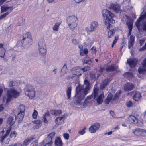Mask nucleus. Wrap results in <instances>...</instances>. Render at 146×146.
I'll use <instances>...</instances> for the list:
<instances>
[{
    "instance_id": "1",
    "label": "nucleus",
    "mask_w": 146,
    "mask_h": 146,
    "mask_svg": "<svg viewBox=\"0 0 146 146\" xmlns=\"http://www.w3.org/2000/svg\"><path fill=\"white\" fill-rule=\"evenodd\" d=\"M84 84L86 85V86L84 89H82V86L80 84H78L76 88V92L74 98V102L77 105L81 104V102L90 89V84L87 80H84Z\"/></svg>"
},
{
    "instance_id": "2",
    "label": "nucleus",
    "mask_w": 146,
    "mask_h": 146,
    "mask_svg": "<svg viewBox=\"0 0 146 146\" xmlns=\"http://www.w3.org/2000/svg\"><path fill=\"white\" fill-rule=\"evenodd\" d=\"M102 15L103 19L104 20V23L108 29L110 27V23H114L115 20L113 19V14L109 10L105 9L102 10Z\"/></svg>"
},
{
    "instance_id": "3",
    "label": "nucleus",
    "mask_w": 146,
    "mask_h": 146,
    "mask_svg": "<svg viewBox=\"0 0 146 146\" xmlns=\"http://www.w3.org/2000/svg\"><path fill=\"white\" fill-rule=\"evenodd\" d=\"M66 22L70 29L73 31L77 26L78 19L74 15H72L67 18Z\"/></svg>"
},
{
    "instance_id": "4",
    "label": "nucleus",
    "mask_w": 146,
    "mask_h": 146,
    "mask_svg": "<svg viewBox=\"0 0 146 146\" xmlns=\"http://www.w3.org/2000/svg\"><path fill=\"white\" fill-rule=\"evenodd\" d=\"M20 94L19 92L17 91L14 88H11L8 90L7 92V98L6 99V103L9 102L13 99V98H16L19 96ZM6 98H4L3 100L5 101Z\"/></svg>"
},
{
    "instance_id": "5",
    "label": "nucleus",
    "mask_w": 146,
    "mask_h": 146,
    "mask_svg": "<svg viewBox=\"0 0 146 146\" xmlns=\"http://www.w3.org/2000/svg\"><path fill=\"white\" fill-rule=\"evenodd\" d=\"M35 89L34 86L29 84H27L24 88L25 95L28 96L31 99L33 98L35 94Z\"/></svg>"
},
{
    "instance_id": "6",
    "label": "nucleus",
    "mask_w": 146,
    "mask_h": 146,
    "mask_svg": "<svg viewBox=\"0 0 146 146\" xmlns=\"http://www.w3.org/2000/svg\"><path fill=\"white\" fill-rule=\"evenodd\" d=\"M38 45L39 54L42 56L44 57L46 53V47L44 39L41 38L39 40Z\"/></svg>"
},
{
    "instance_id": "7",
    "label": "nucleus",
    "mask_w": 146,
    "mask_h": 146,
    "mask_svg": "<svg viewBox=\"0 0 146 146\" xmlns=\"http://www.w3.org/2000/svg\"><path fill=\"white\" fill-rule=\"evenodd\" d=\"M23 40H25L27 41H28L27 45L24 46L25 48H27L31 44L32 37L31 33L28 32H25L23 35Z\"/></svg>"
},
{
    "instance_id": "8",
    "label": "nucleus",
    "mask_w": 146,
    "mask_h": 146,
    "mask_svg": "<svg viewBox=\"0 0 146 146\" xmlns=\"http://www.w3.org/2000/svg\"><path fill=\"white\" fill-rule=\"evenodd\" d=\"M109 9L117 13H121L122 11L120 6L117 3H112L110 4L109 7Z\"/></svg>"
},
{
    "instance_id": "9",
    "label": "nucleus",
    "mask_w": 146,
    "mask_h": 146,
    "mask_svg": "<svg viewBox=\"0 0 146 146\" xmlns=\"http://www.w3.org/2000/svg\"><path fill=\"white\" fill-rule=\"evenodd\" d=\"M72 73L74 76L78 77L83 73V71L81 68L78 66L74 67L71 69Z\"/></svg>"
},
{
    "instance_id": "10",
    "label": "nucleus",
    "mask_w": 146,
    "mask_h": 146,
    "mask_svg": "<svg viewBox=\"0 0 146 146\" xmlns=\"http://www.w3.org/2000/svg\"><path fill=\"white\" fill-rule=\"evenodd\" d=\"M55 135V132H51L49 134L46 135V139L48 140V142L44 146H51L52 142V139L54 138Z\"/></svg>"
},
{
    "instance_id": "11",
    "label": "nucleus",
    "mask_w": 146,
    "mask_h": 146,
    "mask_svg": "<svg viewBox=\"0 0 146 146\" xmlns=\"http://www.w3.org/2000/svg\"><path fill=\"white\" fill-rule=\"evenodd\" d=\"M133 133L136 135L146 136V131L144 129L137 128L133 131Z\"/></svg>"
},
{
    "instance_id": "12",
    "label": "nucleus",
    "mask_w": 146,
    "mask_h": 146,
    "mask_svg": "<svg viewBox=\"0 0 146 146\" xmlns=\"http://www.w3.org/2000/svg\"><path fill=\"white\" fill-rule=\"evenodd\" d=\"M100 127V125L99 123H96L94 124L90 127L89 131L91 133H94L99 129Z\"/></svg>"
},
{
    "instance_id": "13",
    "label": "nucleus",
    "mask_w": 146,
    "mask_h": 146,
    "mask_svg": "<svg viewBox=\"0 0 146 146\" xmlns=\"http://www.w3.org/2000/svg\"><path fill=\"white\" fill-rule=\"evenodd\" d=\"M138 61V59L137 58H135L133 59H128L127 62L131 68H133L136 66Z\"/></svg>"
},
{
    "instance_id": "14",
    "label": "nucleus",
    "mask_w": 146,
    "mask_h": 146,
    "mask_svg": "<svg viewBox=\"0 0 146 146\" xmlns=\"http://www.w3.org/2000/svg\"><path fill=\"white\" fill-rule=\"evenodd\" d=\"M16 119V116L14 115H12L8 118L7 123L11 127L15 123Z\"/></svg>"
},
{
    "instance_id": "15",
    "label": "nucleus",
    "mask_w": 146,
    "mask_h": 146,
    "mask_svg": "<svg viewBox=\"0 0 146 146\" xmlns=\"http://www.w3.org/2000/svg\"><path fill=\"white\" fill-rule=\"evenodd\" d=\"M93 96L92 95L87 96L86 98V99H85V101L83 103V102H82V101H83V100L81 102L82 104L81 105H82V104H83V106L84 107H86L88 104V103L91 102L92 99L93 98ZM80 105H79V106Z\"/></svg>"
},
{
    "instance_id": "16",
    "label": "nucleus",
    "mask_w": 146,
    "mask_h": 146,
    "mask_svg": "<svg viewBox=\"0 0 146 146\" xmlns=\"http://www.w3.org/2000/svg\"><path fill=\"white\" fill-rule=\"evenodd\" d=\"M135 38V37L134 36L132 35L130 36L128 42L129 48L130 49L131 47H133V46Z\"/></svg>"
},
{
    "instance_id": "17",
    "label": "nucleus",
    "mask_w": 146,
    "mask_h": 146,
    "mask_svg": "<svg viewBox=\"0 0 146 146\" xmlns=\"http://www.w3.org/2000/svg\"><path fill=\"white\" fill-rule=\"evenodd\" d=\"M64 116L62 115L60 117H57L55 120V122L57 126L61 125L64 121Z\"/></svg>"
},
{
    "instance_id": "18",
    "label": "nucleus",
    "mask_w": 146,
    "mask_h": 146,
    "mask_svg": "<svg viewBox=\"0 0 146 146\" xmlns=\"http://www.w3.org/2000/svg\"><path fill=\"white\" fill-rule=\"evenodd\" d=\"M13 7H7L6 6H2L1 7V13H3L5 12L10 13L12 11Z\"/></svg>"
},
{
    "instance_id": "19",
    "label": "nucleus",
    "mask_w": 146,
    "mask_h": 146,
    "mask_svg": "<svg viewBox=\"0 0 146 146\" xmlns=\"http://www.w3.org/2000/svg\"><path fill=\"white\" fill-rule=\"evenodd\" d=\"M134 86L133 84L130 83H127L125 85L124 89L125 91H129L132 90Z\"/></svg>"
},
{
    "instance_id": "20",
    "label": "nucleus",
    "mask_w": 146,
    "mask_h": 146,
    "mask_svg": "<svg viewBox=\"0 0 146 146\" xmlns=\"http://www.w3.org/2000/svg\"><path fill=\"white\" fill-rule=\"evenodd\" d=\"M104 97V93L102 94L98 95L96 99V100L98 104L99 105L101 104L103 101V99Z\"/></svg>"
},
{
    "instance_id": "21",
    "label": "nucleus",
    "mask_w": 146,
    "mask_h": 146,
    "mask_svg": "<svg viewBox=\"0 0 146 146\" xmlns=\"http://www.w3.org/2000/svg\"><path fill=\"white\" fill-rule=\"evenodd\" d=\"M110 82V80L109 79H105L101 83L100 88L102 89L104 88Z\"/></svg>"
},
{
    "instance_id": "22",
    "label": "nucleus",
    "mask_w": 146,
    "mask_h": 146,
    "mask_svg": "<svg viewBox=\"0 0 146 146\" xmlns=\"http://www.w3.org/2000/svg\"><path fill=\"white\" fill-rule=\"evenodd\" d=\"M128 119L130 122L134 124H137L138 122L137 119L133 115H130Z\"/></svg>"
},
{
    "instance_id": "23",
    "label": "nucleus",
    "mask_w": 146,
    "mask_h": 146,
    "mask_svg": "<svg viewBox=\"0 0 146 146\" xmlns=\"http://www.w3.org/2000/svg\"><path fill=\"white\" fill-rule=\"evenodd\" d=\"M50 116V114L49 112L47 111L43 115V116L42 117V119L43 121L46 123H48V121L47 119V118L48 117H49Z\"/></svg>"
},
{
    "instance_id": "24",
    "label": "nucleus",
    "mask_w": 146,
    "mask_h": 146,
    "mask_svg": "<svg viewBox=\"0 0 146 146\" xmlns=\"http://www.w3.org/2000/svg\"><path fill=\"white\" fill-rule=\"evenodd\" d=\"M98 25V23L96 21H93L91 23L90 25V27L91 29L92 30L93 32L94 31Z\"/></svg>"
},
{
    "instance_id": "25",
    "label": "nucleus",
    "mask_w": 146,
    "mask_h": 146,
    "mask_svg": "<svg viewBox=\"0 0 146 146\" xmlns=\"http://www.w3.org/2000/svg\"><path fill=\"white\" fill-rule=\"evenodd\" d=\"M117 67L114 65L108 66L106 68L107 72H112L117 69Z\"/></svg>"
},
{
    "instance_id": "26",
    "label": "nucleus",
    "mask_w": 146,
    "mask_h": 146,
    "mask_svg": "<svg viewBox=\"0 0 146 146\" xmlns=\"http://www.w3.org/2000/svg\"><path fill=\"white\" fill-rule=\"evenodd\" d=\"M113 95L111 93H110L107 98L105 99L104 102L106 104H108L113 99Z\"/></svg>"
},
{
    "instance_id": "27",
    "label": "nucleus",
    "mask_w": 146,
    "mask_h": 146,
    "mask_svg": "<svg viewBox=\"0 0 146 146\" xmlns=\"http://www.w3.org/2000/svg\"><path fill=\"white\" fill-rule=\"evenodd\" d=\"M61 21L56 23L52 27V29L54 31H57L58 30L60 25L62 23Z\"/></svg>"
},
{
    "instance_id": "28",
    "label": "nucleus",
    "mask_w": 146,
    "mask_h": 146,
    "mask_svg": "<svg viewBox=\"0 0 146 146\" xmlns=\"http://www.w3.org/2000/svg\"><path fill=\"white\" fill-rule=\"evenodd\" d=\"M141 97L140 93L138 92H136L133 98L135 100L137 101L139 100Z\"/></svg>"
},
{
    "instance_id": "29",
    "label": "nucleus",
    "mask_w": 146,
    "mask_h": 146,
    "mask_svg": "<svg viewBox=\"0 0 146 146\" xmlns=\"http://www.w3.org/2000/svg\"><path fill=\"white\" fill-rule=\"evenodd\" d=\"M68 71V69L67 68V65L65 64L64 65L61 70L62 75H64L66 74Z\"/></svg>"
},
{
    "instance_id": "30",
    "label": "nucleus",
    "mask_w": 146,
    "mask_h": 146,
    "mask_svg": "<svg viewBox=\"0 0 146 146\" xmlns=\"http://www.w3.org/2000/svg\"><path fill=\"white\" fill-rule=\"evenodd\" d=\"M11 131V129H8L6 132V134L4 135L1 137H0V141L1 142H3L4 140L9 135V134L10 132Z\"/></svg>"
},
{
    "instance_id": "31",
    "label": "nucleus",
    "mask_w": 146,
    "mask_h": 146,
    "mask_svg": "<svg viewBox=\"0 0 146 146\" xmlns=\"http://www.w3.org/2000/svg\"><path fill=\"white\" fill-rule=\"evenodd\" d=\"M11 131V129H8L6 132V134L4 135L1 137H0V141L1 142H3L4 140L9 135V134L10 132Z\"/></svg>"
},
{
    "instance_id": "32",
    "label": "nucleus",
    "mask_w": 146,
    "mask_h": 146,
    "mask_svg": "<svg viewBox=\"0 0 146 146\" xmlns=\"http://www.w3.org/2000/svg\"><path fill=\"white\" fill-rule=\"evenodd\" d=\"M11 131V129H8L6 132V134L4 135L1 137H0V141L1 142H3L4 140L9 135V134L10 132Z\"/></svg>"
},
{
    "instance_id": "33",
    "label": "nucleus",
    "mask_w": 146,
    "mask_h": 146,
    "mask_svg": "<svg viewBox=\"0 0 146 146\" xmlns=\"http://www.w3.org/2000/svg\"><path fill=\"white\" fill-rule=\"evenodd\" d=\"M24 115V113H21L19 112L18 114L16 119L19 121H22L23 119Z\"/></svg>"
},
{
    "instance_id": "34",
    "label": "nucleus",
    "mask_w": 146,
    "mask_h": 146,
    "mask_svg": "<svg viewBox=\"0 0 146 146\" xmlns=\"http://www.w3.org/2000/svg\"><path fill=\"white\" fill-rule=\"evenodd\" d=\"M138 71L140 74H144L146 72V67L141 66L139 68Z\"/></svg>"
},
{
    "instance_id": "35",
    "label": "nucleus",
    "mask_w": 146,
    "mask_h": 146,
    "mask_svg": "<svg viewBox=\"0 0 146 146\" xmlns=\"http://www.w3.org/2000/svg\"><path fill=\"white\" fill-rule=\"evenodd\" d=\"M123 76L125 77L129 80L131 79L133 77V74L130 72H126L123 74Z\"/></svg>"
},
{
    "instance_id": "36",
    "label": "nucleus",
    "mask_w": 146,
    "mask_h": 146,
    "mask_svg": "<svg viewBox=\"0 0 146 146\" xmlns=\"http://www.w3.org/2000/svg\"><path fill=\"white\" fill-rule=\"evenodd\" d=\"M33 139L34 138L33 137H30L24 141L23 146H27Z\"/></svg>"
},
{
    "instance_id": "37",
    "label": "nucleus",
    "mask_w": 146,
    "mask_h": 146,
    "mask_svg": "<svg viewBox=\"0 0 146 146\" xmlns=\"http://www.w3.org/2000/svg\"><path fill=\"white\" fill-rule=\"evenodd\" d=\"M55 144L57 146H62L63 143L60 139L58 137L55 140Z\"/></svg>"
},
{
    "instance_id": "38",
    "label": "nucleus",
    "mask_w": 146,
    "mask_h": 146,
    "mask_svg": "<svg viewBox=\"0 0 146 146\" xmlns=\"http://www.w3.org/2000/svg\"><path fill=\"white\" fill-rule=\"evenodd\" d=\"M35 127L36 128H38L41 126L42 124L41 121L40 120H37L35 121Z\"/></svg>"
},
{
    "instance_id": "39",
    "label": "nucleus",
    "mask_w": 146,
    "mask_h": 146,
    "mask_svg": "<svg viewBox=\"0 0 146 146\" xmlns=\"http://www.w3.org/2000/svg\"><path fill=\"white\" fill-rule=\"evenodd\" d=\"M99 89L97 87H94L93 89V93L94 94V99H95L96 97L98 95Z\"/></svg>"
},
{
    "instance_id": "40",
    "label": "nucleus",
    "mask_w": 146,
    "mask_h": 146,
    "mask_svg": "<svg viewBox=\"0 0 146 146\" xmlns=\"http://www.w3.org/2000/svg\"><path fill=\"white\" fill-rule=\"evenodd\" d=\"M88 53V50L86 48L83 49H81L80 51V53L81 55L83 56L85 55L86 56L87 55Z\"/></svg>"
},
{
    "instance_id": "41",
    "label": "nucleus",
    "mask_w": 146,
    "mask_h": 146,
    "mask_svg": "<svg viewBox=\"0 0 146 146\" xmlns=\"http://www.w3.org/2000/svg\"><path fill=\"white\" fill-rule=\"evenodd\" d=\"M115 32V31L113 29L110 30L108 32V36L109 38H110L112 36Z\"/></svg>"
},
{
    "instance_id": "42",
    "label": "nucleus",
    "mask_w": 146,
    "mask_h": 146,
    "mask_svg": "<svg viewBox=\"0 0 146 146\" xmlns=\"http://www.w3.org/2000/svg\"><path fill=\"white\" fill-rule=\"evenodd\" d=\"M71 90V87H68L67 90L66 94L68 99L70 98Z\"/></svg>"
},
{
    "instance_id": "43",
    "label": "nucleus",
    "mask_w": 146,
    "mask_h": 146,
    "mask_svg": "<svg viewBox=\"0 0 146 146\" xmlns=\"http://www.w3.org/2000/svg\"><path fill=\"white\" fill-rule=\"evenodd\" d=\"M19 111L21 113H24L25 110V106L23 105H20L18 109Z\"/></svg>"
},
{
    "instance_id": "44",
    "label": "nucleus",
    "mask_w": 146,
    "mask_h": 146,
    "mask_svg": "<svg viewBox=\"0 0 146 146\" xmlns=\"http://www.w3.org/2000/svg\"><path fill=\"white\" fill-rule=\"evenodd\" d=\"M129 30H132L133 28V24L131 22H128L126 23Z\"/></svg>"
},
{
    "instance_id": "45",
    "label": "nucleus",
    "mask_w": 146,
    "mask_h": 146,
    "mask_svg": "<svg viewBox=\"0 0 146 146\" xmlns=\"http://www.w3.org/2000/svg\"><path fill=\"white\" fill-rule=\"evenodd\" d=\"M52 114L55 116H57L58 114L61 113L62 112L60 110H53L52 111Z\"/></svg>"
},
{
    "instance_id": "46",
    "label": "nucleus",
    "mask_w": 146,
    "mask_h": 146,
    "mask_svg": "<svg viewBox=\"0 0 146 146\" xmlns=\"http://www.w3.org/2000/svg\"><path fill=\"white\" fill-rule=\"evenodd\" d=\"M92 62L91 59H86L84 61L83 64H90Z\"/></svg>"
},
{
    "instance_id": "47",
    "label": "nucleus",
    "mask_w": 146,
    "mask_h": 146,
    "mask_svg": "<svg viewBox=\"0 0 146 146\" xmlns=\"http://www.w3.org/2000/svg\"><path fill=\"white\" fill-rule=\"evenodd\" d=\"M120 94V91H117L115 94L114 95L113 98V100H116L118 97L119 96V95Z\"/></svg>"
},
{
    "instance_id": "48",
    "label": "nucleus",
    "mask_w": 146,
    "mask_h": 146,
    "mask_svg": "<svg viewBox=\"0 0 146 146\" xmlns=\"http://www.w3.org/2000/svg\"><path fill=\"white\" fill-rule=\"evenodd\" d=\"M38 112L36 110H34V112L32 114L33 117L35 119H36L38 115Z\"/></svg>"
},
{
    "instance_id": "49",
    "label": "nucleus",
    "mask_w": 146,
    "mask_h": 146,
    "mask_svg": "<svg viewBox=\"0 0 146 146\" xmlns=\"http://www.w3.org/2000/svg\"><path fill=\"white\" fill-rule=\"evenodd\" d=\"M17 133L15 131L11 132L10 137L11 138H15L17 136Z\"/></svg>"
},
{
    "instance_id": "50",
    "label": "nucleus",
    "mask_w": 146,
    "mask_h": 146,
    "mask_svg": "<svg viewBox=\"0 0 146 146\" xmlns=\"http://www.w3.org/2000/svg\"><path fill=\"white\" fill-rule=\"evenodd\" d=\"M101 74H98L96 76L95 74H90V76L92 78H94L95 79H98L100 76Z\"/></svg>"
},
{
    "instance_id": "51",
    "label": "nucleus",
    "mask_w": 146,
    "mask_h": 146,
    "mask_svg": "<svg viewBox=\"0 0 146 146\" xmlns=\"http://www.w3.org/2000/svg\"><path fill=\"white\" fill-rule=\"evenodd\" d=\"M82 69L83 71V73L89 70L90 69V67L89 66H86L82 68Z\"/></svg>"
},
{
    "instance_id": "52",
    "label": "nucleus",
    "mask_w": 146,
    "mask_h": 146,
    "mask_svg": "<svg viewBox=\"0 0 146 146\" xmlns=\"http://www.w3.org/2000/svg\"><path fill=\"white\" fill-rule=\"evenodd\" d=\"M146 18V12L142 15H141L140 17L138 18L140 19V20H144Z\"/></svg>"
},
{
    "instance_id": "53",
    "label": "nucleus",
    "mask_w": 146,
    "mask_h": 146,
    "mask_svg": "<svg viewBox=\"0 0 146 146\" xmlns=\"http://www.w3.org/2000/svg\"><path fill=\"white\" fill-rule=\"evenodd\" d=\"M86 129V128L85 127L83 129L79 131L78 133L81 135H83L85 133V131Z\"/></svg>"
},
{
    "instance_id": "54",
    "label": "nucleus",
    "mask_w": 146,
    "mask_h": 146,
    "mask_svg": "<svg viewBox=\"0 0 146 146\" xmlns=\"http://www.w3.org/2000/svg\"><path fill=\"white\" fill-rule=\"evenodd\" d=\"M38 141L35 140L34 141L30 144V146H37Z\"/></svg>"
},
{
    "instance_id": "55",
    "label": "nucleus",
    "mask_w": 146,
    "mask_h": 146,
    "mask_svg": "<svg viewBox=\"0 0 146 146\" xmlns=\"http://www.w3.org/2000/svg\"><path fill=\"white\" fill-rule=\"evenodd\" d=\"M9 12H6L0 16V20L5 17L7 15L9 14Z\"/></svg>"
},
{
    "instance_id": "56",
    "label": "nucleus",
    "mask_w": 146,
    "mask_h": 146,
    "mask_svg": "<svg viewBox=\"0 0 146 146\" xmlns=\"http://www.w3.org/2000/svg\"><path fill=\"white\" fill-rule=\"evenodd\" d=\"M141 65L142 66L146 67V58L143 60Z\"/></svg>"
},
{
    "instance_id": "57",
    "label": "nucleus",
    "mask_w": 146,
    "mask_h": 146,
    "mask_svg": "<svg viewBox=\"0 0 146 146\" xmlns=\"http://www.w3.org/2000/svg\"><path fill=\"white\" fill-rule=\"evenodd\" d=\"M63 136L64 138L67 140L69 139V135L68 133H64L63 135Z\"/></svg>"
},
{
    "instance_id": "58",
    "label": "nucleus",
    "mask_w": 146,
    "mask_h": 146,
    "mask_svg": "<svg viewBox=\"0 0 146 146\" xmlns=\"http://www.w3.org/2000/svg\"><path fill=\"white\" fill-rule=\"evenodd\" d=\"M146 50V42L145 44L144 45L139 49V51H143Z\"/></svg>"
},
{
    "instance_id": "59",
    "label": "nucleus",
    "mask_w": 146,
    "mask_h": 146,
    "mask_svg": "<svg viewBox=\"0 0 146 146\" xmlns=\"http://www.w3.org/2000/svg\"><path fill=\"white\" fill-rule=\"evenodd\" d=\"M85 30L88 33H92L93 32L92 30L91 29H89L88 27H86L85 28Z\"/></svg>"
},
{
    "instance_id": "60",
    "label": "nucleus",
    "mask_w": 146,
    "mask_h": 146,
    "mask_svg": "<svg viewBox=\"0 0 146 146\" xmlns=\"http://www.w3.org/2000/svg\"><path fill=\"white\" fill-rule=\"evenodd\" d=\"M127 106L128 107H130L132 105V103L131 101H129L127 103Z\"/></svg>"
},
{
    "instance_id": "61",
    "label": "nucleus",
    "mask_w": 146,
    "mask_h": 146,
    "mask_svg": "<svg viewBox=\"0 0 146 146\" xmlns=\"http://www.w3.org/2000/svg\"><path fill=\"white\" fill-rule=\"evenodd\" d=\"M145 40L144 39H141L139 40V44H140V46H141L145 42Z\"/></svg>"
},
{
    "instance_id": "62",
    "label": "nucleus",
    "mask_w": 146,
    "mask_h": 146,
    "mask_svg": "<svg viewBox=\"0 0 146 146\" xmlns=\"http://www.w3.org/2000/svg\"><path fill=\"white\" fill-rule=\"evenodd\" d=\"M85 0H74L75 2L77 3H79L81 2L84 1Z\"/></svg>"
},
{
    "instance_id": "63",
    "label": "nucleus",
    "mask_w": 146,
    "mask_h": 146,
    "mask_svg": "<svg viewBox=\"0 0 146 146\" xmlns=\"http://www.w3.org/2000/svg\"><path fill=\"white\" fill-rule=\"evenodd\" d=\"M5 54V53L4 51H1L0 52V56L1 57H3Z\"/></svg>"
},
{
    "instance_id": "64",
    "label": "nucleus",
    "mask_w": 146,
    "mask_h": 146,
    "mask_svg": "<svg viewBox=\"0 0 146 146\" xmlns=\"http://www.w3.org/2000/svg\"><path fill=\"white\" fill-rule=\"evenodd\" d=\"M13 146H23V145L22 143H19L15 144Z\"/></svg>"
}]
</instances>
